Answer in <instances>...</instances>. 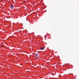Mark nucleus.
<instances>
[{
	"label": "nucleus",
	"instance_id": "f257e3e1",
	"mask_svg": "<svg viewBox=\"0 0 79 79\" xmlns=\"http://www.w3.org/2000/svg\"><path fill=\"white\" fill-rule=\"evenodd\" d=\"M35 56L36 58H37V57H39V55L38 54H35Z\"/></svg>",
	"mask_w": 79,
	"mask_h": 79
},
{
	"label": "nucleus",
	"instance_id": "f03ea898",
	"mask_svg": "<svg viewBox=\"0 0 79 79\" xmlns=\"http://www.w3.org/2000/svg\"><path fill=\"white\" fill-rule=\"evenodd\" d=\"M10 8H11V9H13V5H11L10 6Z\"/></svg>",
	"mask_w": 79,
	"mask_h": 79
},
{
	"label": "nucleus",
	"instance_id": "7ed1b4c3",
	"mask_svg": "<svg viewBox=\"0 0 79 79\" xmlns=\"http://www.w3.org/2000/svg\"><path fill=\"white\" fill-rule=\"evenodd\" d=\"M40 49L42 50H44V48H41Z\"/></svg>",
	"mask_w": 79,
	"mask_h": 79
},
{
	"label": "nucleus",
	"instance_id": "20e7f679",
	"mask_svg": "<svg viewBox=\"0 0 79 79\" xmlns=\"http://www.w3.org/2000/svg\"><path fill=\"white\" fill-rule=\"evenodd\" d=\"M3 47V46L2 45V46H1V47Z\"/></svg>",
	"mask_w": 79,
	"mask_h": 79
}]
</instances>
